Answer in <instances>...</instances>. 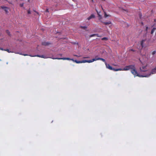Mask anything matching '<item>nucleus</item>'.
<instances>
[{
  "label": "nucleus",
  "mask_w": 156,
  "mask_h": 156,
  "mask_svg": "<svg viewBox=\"0 0 156 156\" xmlns=\"http://www.w3.org/2000/svg\"><path fill=\"white\" fill-rule=\"evenodd\" d=\"M131 73L134 76H138L140 77H147V76H144L138 74L136 69L135 66H134V67H133V68H132L131 70Z\"/></svg>",
  "instance_id": "f257e3e1"
},
{
  "label": "nucleus",
  "mask_w": 156,
  "mask_h": 156,
  "mask_svg": "<svg viewBox=\"0 0 156 156\" xmlns=\"http://www.w3.org/2000/svg\"><path fill=\"white\" fill-rule=\"evenodd\" d=\"M134 65H130L125 66L124 68L122 69V70L127 71L129 69H131L134 67Z\"/></svg>",
  "instance_id": "f03ea898"
},
{
  "label": "nucleus",
  "mask_w": 156,
  "mask_h": 156,
  "mask_svg": "<svg viewBox=\"0 0 156 156\" xmlns=\"http://www.w3.org/2000/svg\"><path fill=\"white\" fill-rule=\"evenodd\" d=\"M156 73V66L153 69L151 72L148 75H146L145 76H147V77L149 76L151 74H154Z\"/></svg>",
  "instance_id": "7ed1b4c3"
},
{
  "label": "nucleus",
  "mask_w": 156,
  "mask_h": 156,
  "mask_svg": "<svg viewBox=\"0 0 156 156\" xmlns=\"http://www.w3.org/2000/svg\"><path fill=\"white\" fill-rule=\"evenodd\" d=\"M1 8L2 9H4V10L5 11L6 13H8V10L9 9V8L5 6H1Z\"/></svg>",
  "instance_id": "20e7f679"
},
{
  "label": "nucleus",
  "mask_w": 156,
  "mask_h": 156,
  "mask_svg": "<svg viewBox=\"0 0 156 156\" xmlns=\"http://www.w3.org/2000/svg\"><path fill=\"white\" fill-rule=\"evenodd\" d=\"M141 72H145L147 71V66H143L142 67L140 68Z\"/></svg>",
  "instance_id": "39448f33"
},
{
  "label": "nucleus",
  "mask_w": 156,
  "mask_h": 156,
  "mask_svg": "<svg viewBox=\"0 0 156 156\" xmlns=\"http://www.w3.org/2000/svg\"><path fill=\"white\" fill-rule=\"evenodd\" d=\"M51 43L49 42H45V41H44L42 42V44L43 45L45 46H48L49 45L51 44Z\"/></svg>",
  "instance_id": "423d86ee"
},
{
  "label": "nucleus",
  "mask_w": 156,
  "mask_h": 156,
  "mask_svg": "<svg viewBox=\"0 0 156 156\" xmlns=\"http://www.w3.org/2000/svg\"><path fill=\"white\" fill-rule=\"evenodd\" d=\"M55 59H62L63 60H71L73 61H74L73 59H70L69 58H56Z\"/></svg>",
  "instance_id": "0eeeda50"
},
{
  "label": "nucleus",
  "mask_w": 156,
  "mask_h": 156,
  "mask_svg": "<svg viewBox=\"0 0 156 156\" xmlns=\"http://www.w3.org/2000/svg\"><path fill=\"white\" fill-rule=\"evenodd\" d=\"M105 65L106 68H107L111 70L113 69V68L112 66H110L109 64H108L106 62H105Z\"/></svg>",
  "instance_id": "6e6552de"
},
{
  "label": "nucleus",
  "mask_w": 156,
  "mask_h": 156,
  "mask_svg": "<svg viewBox=\"0 0 156 156\" xmlns=\"http://www.w3.org/2000/svg\"><path fill=\"white\" fill-rule=\"evenodd\" d=\"M100 58L98 57V56H96L95 58H93L91 60V62H92L94 61L100 60Z\"/></svg>",
  "instance_id": "1a4fd4ad"
},
{
  "label": "nucleus",
  "mask_w": 156,
  "mask_h": 156,
  "mask_svg": "<svg viewBox=\"0 0 156 156\" xmlns=\"http://www.w3.org/2000/svg\"><path fill=\"white\" fill-rule=\"evenodd\" d=\"M95 17V16L94 14H91L90 16L88 17L87 19L88 20H90L91 19L94 18Z\"/></svg>",
  "instance_id": "9d476101"
},
{
  "label": "nucleus",
  "mask_w": 156,
  "mask_h": 156,
  "mask_svg": "<svg viewBox=\"0 0 156 156\" xmlns=\"http://www.w3.org/2000/svg\"><path fill=\"white\" fill-rule=\"evenodd\" d=\"M85 62H88V63H91V61L90 60H84L81 61V63H85Z\"/></svg>",
  "instance_id": "9b49d317"
},
{
  "label": "nucleus",
  "mask_w": 156,
  "mask_h": 156,
  "mask_svg": "<svg viewBox=\"0 0 156 156\" xmlns=\"http://www.w3.org/2000/svg\"><path fill=\"white\" fill-rule=\"evenodd\" d=\"M104 25H107L109 24H111V22L110 21H109L108 22H104L101 21Z\"/></svg>",
  "instance_id": "f8f14e48"
},
{
  "label": "nucleus",
  "mask_w": 156,
  "mask_h": 156,
  "mask_svg": "<svg viewBox=\"0 0 156 156\" xmlns=\"http://www.w3.org/2000/svg\"><path fill=\"white\" fill-rule=\"evenodd\" d=\"M37 57L42 58H47V57L46 56L43 55H37Z\"/></svg>",
  "instance_id": "ddd939ff"
},
{
  "label": "nucleus",
  "mask_w": 156,
  "mask_h": 156,
  "mask_svg": "<svg viewBox=\"0 0 156 156\" xmlns=\"http://www.w3.org/2000/svg\"><path fill=\"white\" fill-rule=\"evenodd\" d=\"M145 40H142L141 42V48H142L144 47L143 43L145 41Z\"/></svg>",
  "instance_id": "4468645a"
},
{
  "label": "nucleus",
  "mask_w": 156,
  "mask_h": 156,
  "mask_svg": "<svg viewBox=\"0 0 156 156\" xmlns=\"http://www.w3.org/2000/svg\"><path fill=\"white\" fill-rule=\"evenodd\" d=\"M114 71H122V69L121 68H119L118 69H115V68H113V69Z\"/></svg>",
  "instance_id": "2eb2a0df"
},
{
  "label": "nucleus",
  "mask_w": 156,
  "mask_h": 156,
  "mask_svg": "<svg viewBox=\"0 0 156 156\" xmlns=\"http://www.w3.org/2000/svg\"><path fill=\"white\" fill-rule=\"evenodd\" d=\"M6 33L8 34V35L9 36H11V34H10V32H9V30H6Z\"/></svg>",
  "instance_id": "dca6fc26"
},
{
  "label": "nucleus",
  "mask_w": 156,
  "mask_h": 156,
  "mask_svg": "<svg viewBox=\"0 0 156 156\" xmlns=\"http://www.w3.org/2000/svg\"><path fill=\"white\" fill-rule=\"evenodd\" d=\"M110 15H107L106 12H104V17L105 18H106L108 16H110Z\"/></svg>",
  "instance_id": "f3484780"
},
{
  "label": "nucleus",
  "mask_w": 156,
  "mask_h": 156,
  "mask_svg": "<svg viewBox=\"0 0 156 156\" xmlns=\"http://www.w3.org/2000/svg\"><path fill=\"white\" fill-rule=\"evenodd\" d=\"M156 29V28H153V29H152L151 31V34H152L154 32V31Z\"/></svg>",
  "instance_id": "a211bd4d"
},
{
  "label": "nucleus",
  "mask_w": 156,
  "mask_h": 156,
  "mask_svg": "<svg viewBox=\"0 0 156 156\" xmlns=\"http://www.w3.org/2000/svg\"><path fill=\"white\" fill-rule=\"evenodd\" d=\"M74 61L77 63H81V61H77V60H75Z\"/></svg>",
  "instance_id": "6ab92c4d"
},
{
  "label": "nucleus",
  "mask_w": 156,
  "mask_h": 156,
  "mask_svg": "<svg viewBox=\"0 0 156 156\" xmlns=\"http://www.w3.org/2000/svg\"><path fill=\"white\" fill-rule=\"evenodd\" d=\"M80 27L84 30H86L87 28L86 26H81Z\"/></svg>",
  "instance_id": "aec40b11"
},
{
  "label": "nucleus",
  "mask_w": 156,
  "mask_h": 156,
  "mask_svg": "<svg viewBox=\"0 0 156 156\" xmlns=\"http://www.w3.org/2000/svg\"><path fill=\"white\" fill-rule=\"evenodd\" d=\"M100 60H101L103 61V62H105H105H106L105 61V60L103 58H100Z\"/></svg>",
  "instance_id": "412c9836"
},
{
  "label": "nucleus",
  "mask_w": 156,
  "mask_h": 156,
  "mask_svg": "<svg viewBox=\"0 0 156 156\" xmlns=\"http://www.w3.org/2000/svg\"><path fill=\"white\" fill-rule=\"evenodd\" d=\"M102 40H108V38L106 37H104L101 39Z\"/></svg>",
  "instance_id": "4be33fe9"
},
{
  "label": "nucleus",
  "mask_w": 156,
  "mask_h": 156,
  "mask_svg": "<svg viewBox=\"0 0 156 156\" xmlns=\"http://www.w3.org/2000/svg\"><path fill=\"white\" fill-rule=\"evenodd\" d=\"M142 14L141 13H139V16L140 19H141L142 17Z\"/></svg>",
  "instance_id": "5701e85b"
},
{
  "label": "nucleus",
  "mask_w": 156,
  "mask_h": 156,
  "mask_svg": "<svg viewBox=\"0 0 156 156\" xmlns=\"http://www.w3.org/2000/svg\"><path fill=\"white\" fill-rule=\"evenodd\" d=\"M4 51H7L9 53L11 52L9 51V50L8 49H5L4 50Z\"/></svg>",
  "instance_id": "b1692460"
},
{
  "label": "nucleus",
  "mask_w": 156,
  "mask_h": 156,
  "mask_svg": "<svg viewBox=\"0 0 156 156\" xmlns=\"http://www.w3.org/2000/svg\"><path fill=\"white\" fill-rule=\"evenodd\" d=\"M129 51H135L133 49H129Z\"/></svg>",
  "instance_id": "393cba45"
},
{
  "label": "nucleus",
  "mask_w": 156,
  "mask_h": 156,
  "mask_svg": "<svg viewBox=\"0 0 156 156\" xmlns=\"http://www.w3.org/2000/svg\"><path fill=\"white\" fill-rule=\"evenodd\" d=\"M24 4L23 3L20 4V6L21 7H22L23 6Z\"/></svg>",
  "instance_id": "a878e982"
},
{
  "label": "nucleus",
  "mask_w": 156,
  "mask_h": 156,
  "mask_svg": "<svg viewBox=\"0 0 156 156\" xmlns=\"http://www.w3.org/2000/svg\"><path fill=\"white\" fill-rule=\"evenodd\" d=\"M96 34H92V35H90V37H94V36H95V35Z\"/></svg>",
  "instance_id": "bb28decb"
},
{
  "label": "nucleus",
  "mask_w": 156,
  "mask_h": 156,
  "mask_svg": "<svg viewBox=\"0 0 156 156\" xmlns=\"http://www.w3.org/2000/svg\"><path fill=\"white\" fill-rule=\"evenodd\" d=\"M27 13L28 14H30L31 13V12L30 9L27 10Z\"/></svg>",
  "instance_id": "cd10ccee"
},
{
  "label": "nucleus",
  "mask_w": 156,
  "mask_h": 156,
  "mask_svg": "<svg viewBox=\"0 0 156 156\" xmlns=\"http://www.w3.org/2000/svg\"><path fill=\"white\" fill-rule=\"evenodd\" d=\"M98 15L100 17V18L99 19V20H100V19L101 18V16L99 14V13L98 12Z\"/></svg>",
  "instance_id": "c85d7f7f"
},
{
  "label": "nucleus",
  "mask_w": 156,
  "mask_h": 156,
  "mask_svg": "<svg viewBox=\"0 0 156 156\" xmlns=\"http://www.w3.org/2000/svg\"><path fill=\"white\" fill-rule=\"evenodd\" d=\"M156 53V51H153V52H152V54L153 55H154V54H155Z\"/></svg>",
  "instance_id": "c756f323"
},
{
  "label": "nucleus",
  "mask_w": 156,
  "mask_h": 156,
  "mask_svg": "<svg viewBox=\"0 0 156 156\" xmlns=\"http://www.w3.org/2000/svg\"><path fill=\"white\" fill-rule=\"evenodd\" d=\"M96 34L95 35V36H97V37H99V36H98V34Z\"/></svg>",
  "instance_id": "7c9ffc66"
},
{
  "label": "nucleus",
  "mask_w": 156,
  "mask_h": 156,
  "mask_svg": "<svg viewBox=\"0 0 156 156\" xmlns=\"http://www.w3.org/2000/svg\"><path fill=\"white\" fill-rule=\"evenodd\" d=\"M74 55L75 56H76V57H80V56H78V55Z\"/></svg>",
  "instance_id": "2f4dec72"
},
{
  "label": "nucleus",
  "mask_w": 156,
  "mask_h": 156,
  "mask_svg": "<svg viewBox=\"0 0 156 156\" xmlns=\"http://www.w3.org/2000/svg\"><path fill=\"white\" fill-rule=\"evenodd\" d=\"M46 12H48L49 11H48V9H47L46 10Z\"/></svg>",
  "instance_id": "473e14b6"
},
{
  "label": "nucleus",
  "mask_w": 156,
  "mask_h": 156,
  "mask_svg": "<svg viewBox=\"0 0 156 156\" xmlns=\"http://www.w3.org/2000/svg\"><path fill=\"white\" fill-rule=\"evenodd\" d=\"M89 57H83V58H88Z\"/></svg>",
  "instance_id": "72a5a7b5"
},
{
  "label": "nucleus",
  "mask_w": 156,
  "mask_h": 156,
  "mask_svg": "<svg viewBox=\"0 0 156 156\" xmlns=\"http://www.w3.org/2000/svg\"><path fill=\"white\" fill-rule=\"evenodd\" d=\"M148 28V27L147 26V27H146V30H147Z\"/></svg>",
  "instance_id": "f704fd0d"
},
{
  "label": "nucleus",
  "mask_w": 156,
  "mask_h": 156,
  "mask_svg": "<svg viewBox=\"0 0 156 156\" xmlns=\"http://www.w3.org/2000/svg\"><path fill=\"white\" fill-rule=\"evenodd\" d=\"M0 49L2 50H4L2 48H0Z\"/></svg>",
  "instance_id": "c9c22d12"
},
{
  "label": "nucleus",
  "mask_w": 156,
  "mask_h": 156,
  "mask_svg": "<svg viewBox=\"0 0 156 156\" xmlns=\"http://www.w3.org/2000/svg\"><path fill=\"white\" fill-rule=\"evenodd\" d=\"M141 23V24H142V25H144L143 23L142 22Z\"/></svg>",
  "instance_id": "e433bc0d"
},
{
  "label": "nucleus",
  "mask_w": 156,
  "mask_h": 156,
  "mask_svg": "<svg viewBox=\"0 0 156 156\" xmlns=\"http://www.w3.org/2000/svg\"><path fill=\"white\" fill-rule=\"evenodd\" d=\"M24 55V56H26V55H27L24 54V55Z\"/></svg>",
  "instance_id": "4c0bfd02"
},
{
  "label": "nucleus",
  "mask_w": 156,
  "mask_h": 156,
  "mask_svg": "<svg viewBox=\"0 0 156 156\" xmlns=\"http://www.w3.org/2000/svg\"><path fill=\"white\" fill-rule=\"evenodd\" d=\"M92 0V2H93V0Z\"/></svg>",
  "instance_id": "58836bf2"
}]
</instances>
